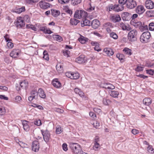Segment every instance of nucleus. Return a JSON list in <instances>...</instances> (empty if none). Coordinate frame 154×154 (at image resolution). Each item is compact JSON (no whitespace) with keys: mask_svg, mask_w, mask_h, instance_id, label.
I'll list each match as a JSON object with an SVG mask.
<instances>
[{"mask_svg":"<svg viewBox=\"0 0 154 154\" xmlns=\"http://www.w3.org/2000/svg\"><path fill=\"white\" fill-rule=\"evenodd\" d=\"M69 146L75 154H81L82 152V148L80 145L76 143H71Z\"/></svg>","mask_w":154,"mask_h":154,"instance_id":"f257e3e1","label":"nucleus"},{"mask_svg":"<svg viewBox=\"0 0 154 154\" xmlns=\"http://www.w3.org/2000/svg\"><path fill=\"white\" fill-rule=\"evenodd\" d=\"M150 36V34L149 32H143L140 37V41L142 43H145L148 42Z\"/></svg>","mask_w":154,"mask_h":154,"instance_id":"f03ea898","label":"nucleus"},{"mask_svg":"<svg viewBox=\"0 0 154 154\" xmlns=\"http://www.w3.org/2000/svg\"><path fill=\"white\" fill-rule=\"evenodd\" d=\"M137 31L135 29H133L129 32L128 34V38L129 41L134 42L137 39Z\"/></svg>","mask_w":154,"mask_h":154,"instance_id":"7ed1b4c3","label":"nucleus"},{"mask_svg":"<svg viewBox=\"0 0 154 154\" xmlns=\"http://www.w3.org/2000/svg\"><path fill=\"white\" fill-rule=\"evenodd\" d=\"M30 96L28 97V100L29 101H32L33 99L36 100L38 99V92L36 90L32 91L30 92Z\"/></svg>","mask_w":154,"mask_h":154,"instance_id":"20e7f679","label":"nucleus"},{"mask_svg":"<svg viewBox=\"0 0 154 154\" xmlns=\"http://www.w3.org/2000/svg\"><path fill=\"white\" fill-rule=\"evenodd\" d=\"M41 131L45 141L46 143L48 142L50 138V135L49 132L47 130L45 131L41 130Z\"/></svg>","mask_w":154,"mask_h":154,"instance_id":"39448f33","label":"nucleus"},{"mask_svg":"<svg viewBox=\"0 0 154 154\" xmlns=\"http://www.w3.org/2000/svg\"><path fill=\"white\" fill-rule=\"evenodd\" d=\"M137 5L136 2L134 0H128L126 4L127 7L130 9L134 8Z\"/></svg>","mask_w":154,"mask_h":154,"instance_id":"423d86ee","label":"nucleus"},{"mask_svg":"<svg viewBox=\"0 0 154 154\" xmlns=\"http://www.w3.org/2000/svg\"><path fill=\"white\" fill-rule=\"evenodd\" d=\"M20 51L18 49H13L10 53V56L12 58H15L18 57Z\"/></svg>","mask_w":154,"mask_h":154,"instance_id":"0eeeda50","label":"nucleus"},{"mask_svg":"<svg viewBox=\"0 0 154 154\" xmlns=\"http://www.w3.org/2000/svg\"><path fill=\"white\" fill-rule=\"evenodd\" d=\"M32 149L35 152H38L39 149V145L38 142L37 140H35L33 142L32 144Z\"/></svg>","mask_w":154,"mask_h":154,"instance_id":"6e6552de","label":"nucleus"},{"mask_svg":"<svg viewBox=\"0 0 154 154\" xmlns=\"http://www.w3.org/2000/svg\"><path fill=\"white\" fill-rule=\"evenodd\" d=\"M17 26L18 28H21L25 25V23L23 18L21 17H18L17 19Z\"/></svg>","mask_w":154,"mask_h":154,"instance_id":"1a4fd4ad","label":"nucleus"},{"mask_svg":"<svg viewBox=\"0 0 154 154\" xmlns=\"http://www.w3.org/2000/svg\"><path fill=\"white\" fill-rule=\"evenodd\" d=\"M40 7L43 9H46L50 7V4L46 2L44 0L40 1L38 3Z\"/></svg>","mask_w":154,"mask_h":154,"instance_id":"9d476101","label":"nucleus"},{"mask_svg":"<svg viewBox=\"0 0 154 154\" xmlns=\"http://www.w3.org/2000/svg\"><path fill=\"white\" fill-rule=\"evenodd\" d=\"M22 125L23 126V128L24 131L27 132L30 129L29 122L26 120H23L22 122Z\"/></svg>","mask_w":154,"mask_h":154,"instance_id":"9b49d317","label":"nucleus"},{"mask_svg":"<svg viewBox=\"0 0 154 154\" xmlns=\"http://www.w3.org/2000/svg\"><path fill=\"white\" fill-rule=\"evenodd\" d=\"M145 6L148 9H152L154 8V3L150 0H147L145 2Z\"/></svg>","mask_w":154,"mask_h":154,"instance_id":"f8f14e48","label":"nucleus"},{"mask_svg":"<svg viewBox=\"0 0 154 154\" xmlns=\"http://www.w3.org/2000/svg\"><path fill=\"white\" fill-rule=\"evenodd\" d=\"M131 24L135 27L140 28L141 25V22L140 21H137L135 20H131L130 22Z\"/></svg>","mask_w":154,"mask_h":154,"instance_id":"ddd939ff","label":"nucleus"},{"mask_svg":"<svg viewBox=\"0 0 154 154\" xmlns=\"http://www.w3.org/2000/svg\"><path fill=\"white\" fill-rule=\"evenodd\" d=\"M131 16V14L128 12H124L122 14V17L124 21L128 20Z\"/></svg>","mask_w":154,"mask_h":154,"instance_id":"4468645a","label":"nucleus"},{"mask_svg":"<svg viewBox=\"0 0 154 154\" xmlns=\"http://www.w3.org/2000/svg\"><path fill=\"white\" fill-rule=\"evenodd\" d=\"M145 11L143 6L141 5L138 6L136 9V12L140 14H142Z\"/></svg>","mask_w":154,"mask_h":154,"instance_id":"2eb2a0df","label":"nucleus"},{"mask_svg":"<svg viewBox=\"0 0 154 154\" xmlns=\"http://www.w3.org/2000/svg\"><path fill=\"white\" fill-rule=\"evenodd\" d=\"M85 56L82 55L75 59V62L79 63H82L85 62Z\"/></svg>","mask_w":154,"mask_h":154,"instance_id":"dca6fc26","label":"nucleus"},{"mask_svg":"<svg viewBox=\"0 0 154 154\" xmlns=\"http://www.w3.org/2000/svg\"><path fill=\"white\" fill-rule=\"evenodd\" d=\"M100 24V22L97 19H94L92 22V26L94 29L97 28L99 27Z\"/></svg>","mask_w":154,"mask_h":154,"instance_id":"f3484780","label":"nucleus"},{"mask_svg":"<svg viewBox=\"0 0 154 154\" xmlns=\"http://www.w3.org/2000/svg\"><path fill=\"white\" fill-rule=\"evenodd\" d=\"M112 20L114 23L118 22L121 20V18L119 15H114L111 17Z\"/></svg>","mask_w":154,"mask_h":154,"instance_id":"a211bd4d","label":"nucleus"},{"mask_svg":"<svg viewBox=\"0 0 154 154\" xmlns=\"http://www.w3.org/2000/svg\"><path fill=\"white\" fill-rule=\"evenodd\" d=\"M103 51L109 56L112 55L114 54L112 50L109 48H105L103 50Z\"/></svg>","mask_w":154,"mask_h":154,"instance_id":"6ab92c4d","label":"nucleus"},{"mask_svg":"<svg viewBox=\"0 0 154 154\" xmlns=\"http://www.w3.org/2000/svg\"><path fill=\"white\" fill-rule=\"evenodd\" d=\"M20 86L23 89H26L28 86V83L26 80H24L20 83Z\"/></svg>","mask_w":154,"mask_h":154,"instance_id":"aec40b11","label":"nucleus"},{"mask_svg":"<svg viewBox=\"0 0 154 154\" xmlns=\"http://www.w3.org/2000/svg\"><path fill=\"white\" fill-rule=\"evenodd\" d=\"M39 96L41 98L45 99L46 97V94L42 88H39L38 90V94Z\"/></svg>","mask_w":154,"mask_h":154,"instance_id":"412c9836","label":"nucleus"},{"mask_svg":"<svg viewBox=\"0 0 154 154\" xmlns=\"http://www.w3.org/2000/svg\"><path fill=\"white\" fill-rule=\"evenodd\" d=\"M110 95L114 98L118 97V96L119 94L118 91H111L109 92Z\"/></svg>","mask_w":154,"mask_h":154,"instance_id":"4be33fe9","label":"nucleus"},{"mask_svg":"<svg viewBox=\"0 0 154 154\" xmlns=\"http://www.w3.org/2000/svg\"><path fill=\"white\" fill-rule=\"evenodd\" d=\"M52 84L53 86L57 88H59L61 86V83L57 79L54 80L52 82Z\"/></svg>","mask_w":154,"mask_h":154,"instance_id":"5701e85b","label":"nucleus"},{"mask_svg":"<svg viewBox=\"0 0 154 154\" xmlns=\"http://www.w3.org/2000/svg\"><path fill=\"white\" fill-rule=\"evenodd\" d=\"M152 100L149 98H146L143 100V103L147 106H149L152 103Z\"/></svg>","mask_w":154,"mask_h":154,"instance_id":"b1692460","label":"nucleus"},{"mask_svg":"<svg viewBox=\"0 0 154 154\" xmlns=\"http://www.w3.org/2000/svg\"><path fill=\"white\" fill-rule=\"evenodd\" d=\"M51 14L54 17H57L60 14V12L58 10L52 9Z\"/></svg>","mask_w":154,"mask_h":154,"instance_id":"393cba45","label":"nucleus"},{"mask_svg":"<svg viewBox=\"0 0 154 154\" xmlns=\"http://www.w3.org/2000/svg\"><path fill=\"white\" fill-rule=\"evenodd\" d=\"M79 22V20L74 18L71 19L70 20V23L72 25H76Z\"/></svg>","mask_w":154,"mask_h":154,"instance_id":"a878e982","label":"nucleus"},{"mask_svg":"<svg viewBox=\"0 0 154 154\" xmlns=\"http://www.w3.org/2000/svg\"><path fill=\"white\" fill-rule=\"evenodd\" d=\"M74 91L76 94H78L80 97H82L84 96V93L79 88H75L74 89Z\"/></svg>","mask_w":154,"mask_h":154,"instance_id":"bb28decb","label":"nucleus"},{"mask_svg":"<svg viewBox=\"0 0 154 154\" xmlns=\"http://www.w3.org/2000/svg\"><path fill=\"white\" fill-rule=\"evenodd\" d=\"M83 22V23L82 22L81 23V25L82 27L85 26H89L90 24V21L86 19H85Z\"/></svg>","mask_w":154,"mask_h":154,"instance_id":"cd10ccee","label":"nucleus"},{"mask_svg":"<svg viewBox=\"0 0 154 154\" xmlns=\"http://www.w3.org/2000/svg\"><path fill=\"white\" fill-rule=\"evenodd\" d=\"M17 143H18L19 145L22 147L24 148L27 147V145L26 144L24 143L23 142L20 141L19 140H16Z\"/></svg>","mask_w":154,"mask_h":154,"instance_id":"c85d7f7f","label":"nucleus"},{"mask_svg":"<svg viewBox=\"0 0 154 154\" xmlns=\"http://www.w3.org/2000/svg\"><path fill=\"white\" fill-rule=\"evenodd\" d=\"M81 18H85L86 17L88 16V14L87 12L81 10H80Z\"/></svg>","mask_w":154,"mask_h":154,"instance_id":"c756f323","label":"nucleus"},{"mask_svg":"<svg viewBox=\"0 0 154 154\" xmlns=\"http://www.w3.org/2000/svg\"><path fill=\"white\" fill-rule=\"evenodd\" d=\"M79 40L81 43L84 44L88 41V39L82 36L79 38Z\"/></svg>","mask_w":154,"mask_h":154,"instance_id":"7c9ffc66","label":"nucleus"},{"mask_svg":"<svg viewBox=\"0 0 154 154\" xmlns=\"http://www.w3.org/2000/svg\"><path fill=\"white\" fill-rule=\"evenodd\" d=\"M57 70L60 73H61L63 72V68L62 66L60 64H57L56 66Z\"/></svg>","mask_w":154,"mask_h":154,"instance_id":"2f4dec72","label":"nucleus"},{"mask_svg":"<svg viewBox=\"0 0 154 154\" xmlns=\"http://www.w3.org/2000/svg\"><path fill=\"white\" fill-rule=\"evenodd\" d=\"M72 75L71 79H78L79 77V74L78 72L74 73L72 72Z\"/></svg>","mask_w":154,"mask_h":154,"instance_id":"473e14b6","label":"nucleus"},{"mask_svg":"<svg viewBox=\"0 0 154 154\" xmlns=\"http://www.w3.org/2000/svg\"><path fill=\"white\" fill-rule=\"evenodd\" d=\"M25 11V8L23 6L22 7L18 8L16 10L15 12L18 14H20Z\"/></svg>","mask_w":154,"mask_h":154,"instance_id":"72a5a7b5","label":"nucleus"},{"mask_svg":"<svg viewBox=\"0 0 154 154\" xmlns=\"http://www.w3.org/2000/svg\"><path fill=\"white\" fill-rule=\"evenodd\" d=\"M80 11L79 10L76 11L74 14V17L77 19H80L81 16L80 14Z\"/></svg>","mask_w":154,"mask_h":154,"instance_id":"f704fd0d","label":"nucleus"},{"mask_svg":"<svg viewBox=\"0 0 154 154\" xmlns=\"http://www.w3.org/2000/svg\"><path fill=\"white\" fill-rule=\"evenodd\" d=\"M104 28H113V26L111 23L109 22H107L105 23L103 25Z\"/></svg>","mask_w":154,"mask_h":154,"instance_id":"c9c22d12","label":"nucleus"},{"mask_svg":"<svg viewBox=\"0 0 154 154\" xmlns=\"http://www.w3.org/2000/svg\"><path fill=\"white\" fill-rule=\"evenodd\" d=\"M123 51L125 52V54H128L130 55L131 54V50L127 48H125L123 50Z\"/></svg>","mask_w":154,"mask_h":154,"instance_id":"e433bc0d","label":"nucleus"},{"mask_svg":"<svg viewBox=\"0 0 154 154\" xmlns=\"http://www.w3.org/2000/svg\"><path fill=\"white\" fill-rule=\"evenodd\" d=\"M54 38L57 41L60 42L62 40V38L61 37L58 35H55L53 36Z\"/></svg>","mask_w":154,"mask_h":154,"instance_id":"4c0bfd02","label":"nucleus"},{"mask_svg":"<svg viewBox=\"0 0 154 154\" xmlns=\"http://www.w3.org/2000/svg\"><path fill=\"white\" fill-rule=\"evenodd\" d=\"M34 124L37 126H40L42 125L41 120L39 119H35L34 122Z\"/></svg>","mask_w":154,"mask_h":154,"instance_id":"58836bf2","label":"nucleus"},{"mask_svg":"<svg viewBox=\"0 0 154 154\" xmlns=\"http://www.w3.org/2000/svg\"><path fill=\"white\" fill-rule=\"evenodd\" d=\"M43 54L44 55L43 58L46 60H48V55L47 51L45 50L44 51L43 53Z\"/></svg>","mask_w":154,"mask_h":154,"instance_id":"ea45409f","label":"nucleus"},{"mask_svg":"<svg viewBox=\"0 0 154 154\" xmlns=\"http://www.w3.org/2000/svg\"><path fill=\"white\" fill-rule=\"evenodd\" d=\"M26 27L29 29H31L35 31L37 30L36 28L34 26L31 24H27Z\"/></svg>","mask_w":154,"mask_h":154,"instance_id":"a19ab883","label":"nucleus"},{"mask_svg":"<svg viewBox=\"0 0 154 154\" xmlns=\"http://www.w3.org/2000/svg\"><path fill=\"white\" fill-rule=\"evenodd\" d=\"M92 124L93 125L94 127L96 128H99L100 126L99 122L97 121H94Z\"/></svg>","mask_w":154,"mask_h":154,"instance_id":"79ce46f5","label":"nucleus"},{"mask_svg":"<svg viewBox=\"0 0 154 154\" xmlns=\"http://www.w3.org/2000/svg\"><path fill=\"white\" fill-rule=\"evenodd\" d=\"M147 150L148 152L149 153H152L154 152V149L151 146H149L147 147Z\"/></svg>","mask_w":154,"mask_h":154,"instance_id":"37998d69","label":"nucleus"},{"mask_svg":"<svg viewBox=\"0 0 154 154\" xmlns=\"http://www.w3.org/2000/svg\"><path fill=\"white\" fill-rule=\"evenodd\" d=\"M72 3L73 5H76L79 4L80 3L82 0H71Z\"/></svg>","mask_w":154,"mask_h":154,"instance_id":"c03bdc74","label":"nucleus"},{"mask_svg":"<svg viewBox=\"0 0 154 154\" xmlns=\"http://www.w3.org/2000/svg\"><path fill=\"white\" fill-rule=\"evenodd\" d=\"M110 36L115 39H117L118 38V36L117 35L115 32H114L110 33Z\"/></svg>","mask_w":154,"mask_h":154,"instance_id":"a18cd8bd","label":"nucleus"},{"mask_svg":"<svg viewBox=\"0 0 154 154\" xmlns=\"http://www.w3.org/2000/svg\"><path fill=\"white\" fill-rule=\"evenodd\" d=\"M23 20L24 21H26L27 23H29L30 22V18L28 15H26L24 16Z\"/></svg>","mask_w":154,"mask_h":154,"instance_id":"49530a36","label":"nucleus"},{"mask_svg":"<svg viewBox=\"0 0 154 154\" xmlns=\"http://www.w3.org/2000/svg\"><path fill=\"white\" fill-rule=\"evenodd\" d=\"M5 113V108L2 106H0V115H3Z\"/></svg>","mask_w":154,"mask_h":154,"instance_id":"de8ad7c7","label":"nucleus"},{"mask_svg":"<svg viewBox=\"0 0 154 154\" xmlns=\"http://www.w3.org/2000/svg\"><path fill=\"white\" fill-rule=\"evenodd\" d=\"M139 29L141 31L143 32L148 29V26L147 25L143 26L141 25Z\"/></svg>","mask_w":154,"mask_h":154,"instance_id":"09e8293b","label":"nucleus"},{"mask_svg":"<svg viewBox=\"0 0 154 154\" xmlns=\"http://www.w3.org/2000/svg\"><path fill=\"white\" fill-rule=\"evenodd\" d=\"M62 132L61 127L59 126H57L56 128V133L57 134H60Z\"/></svg>","mask_w":154,"mask_h":154,"instance_id":"8fccbe9b","label":"nucleus"},{"mask_svg":"<svg viewBox=\"0 0 154 154\" xmlns=\"http://www.w3.org/2000/svg\"><path fill=\"white\" fill-rule=\"evenodd\" d=\"M149 29L150 31L154 30V23L151 22L149 23Z\"/></svg>","mask_w":154,"mask_h":154,"instance_id":"3c124183","label":"nucleus"},{"mask_svg":"<svg viewBox=\"0 0 154 154\" xmlns=\"http://www.w3.org/2000/svg\"><path fill=\"white\" fill-rule=\"evenodd\" d=\"M119 26L123 30L127 29L126 26L122 22H121L120 23Z\"/></svg>","mask_w":154,"mask_h":154,"instance_id":"603ef678","label":"nucleus"},{"mask_svg":"<svg viewBox=\"0 0 154 154\" xmlns=\"http://www.w3.org/2000/svg\"><path fill=\"white\" fill-rule=\"evenodd\" d=\"M122 10L119 7L118 5H114V11L116 12H119L121 11Z\"/></svg>","mask_w":154,"mask_h":154,"instance_id":"864d4df0","label":"nucleus"},{"mask_svg":"<svg viewBox=\"0 0 154 154\" xmlns=\"http://www.w3.org/2000/svg\"><path fill=\"white\" fill-rule=\"evenodd\" d=\"M100 145L98 143H95L94 146H93V149L95 150H97V149L100 147Z\"/></svg>","mask_w":154,"mask_h":154,"instance_id":"5fc2aeb1","label":"nucleus"},{"mask_svg":"<svg viewBox=\"0 0 154 154\" xmlns=\"http://www.w3.org/2000/svg\"><path fill=\"white\" fill-rule=\"evenodd\" d=\"M70 0H58L59 3L62 4H64L68 3Z\"/></svg>","mask_w":154,"mask_h":154,"instance_id":"6e6d98bb","label":"nucleus"},{"mask_svg":"<svg viewBox=\"0 0 154 154\" xmlns=\"http://www.w3.org/2000/svg\"><path fill=\"white\" fill-rule=\"evenodd\" d=\"M108 83H103L101 84V87L106 89H108V88H107L108 87Z\"/></svg>","mask_w":154,"mask_h":154,"instance_id":"4d7b16f0","label":"nucleus"},{"mask_svg":"<svg viewBox=\"0 0 154 154\" xmlns=\"http://www.w3.org/2000/svg\"><path fill=\"white\" fill-rule=\"evenodd\" d=\"M146 73L149 75H153L154 74V70L152 69H148L146 70Z\"/></svg>","mask_w":154,"mask_h":154,"instance_id":"13d9d810","label":"nucleus"},{"mask_svg":"<svg viewBox=\"0 0 154 154\" xmlns=\"http://www.w3.org/2000/svg\"><path fill=\"white\" fill-rule=\"evenodd\" d=\"M65 11L66 12L70 15L72 14V11H71L70 9H69L68 7L66 8L65 9Z\"/></svg>","mask_w":154,"mask_h":154,"instance_id":"bf43d9fd","label":"nucleus"},{"mask_svg":"<svg viewBox=\"0 0 154 154\" xmlns=\"http://www.w3.org/2000/svg\"><path fill=\"white\" fill-rule=\"evenodd\" d=\"M93 110L95 112L99 114L101 112V110L99 108H98L97 107H95L93 109Z\"/></svg>","mask_w":154,"mask_h":154,"instance_id":"052dcab7","label":"nucleus"},{"mask_svg":"<svg viewBox=\"0 0 154 154\" xmlns=\"http://www.w3.org/2000/svg\"><path fill=\"white\" fill-rule=\"evenodd\" d=\"M89 116L92 118L95 119L96 118V115L93 112H89Z\"/></svg>","mask_w":154,"mask_h":154,"instance_id":"680f3d73","label":"nucleus"},{"mask_svg":"<svg viewBox=\"0 0 154 154\" xmlns=\"http://www.w3.org/2000/svg\"><path fill=\"white\" fill-rule=\"evenodd\" d=\"M62 148L63 150L64 151H66L67 150L68 148L67 146V145L66 143H64L62 145Z\"/></svg>","mask_w":154,"mask_h":154,"instance_id":"e2e57ef3","label":"nucleus"},{"mask_svg":"<svg viewBox=\"0 0 154 154\" xmlns=\"http://www.w3.org/2000/svg\"><path fill=\"white\" fill-rule=\"evenodd\" d=\"M108 89H113L115 88V86L112 85L108 83Z\"/></svg>","mask_w":154,"mask_h":154,"instance_id":"0e129e2a","label":"nucleus"},{"mask_svg":"<svg viewBox=\"0 0 154 154\" xmlns=\"http://www.w3.org/2000/svg\"><path fill=\"white\" fill-rule=\"evenodd\" d=\"M69 54L70 51L67 50H65V51L63 52L64 55L67 57H68L69 56Z\"/></svg>","mask_w":154,"mask_h":154,"instance_id":"69168bd1","label":"nucleus"},{"mask_svg":"<svg viewBox=\"0 0 154 154\" xmlns=\"http://www.w3.org/2000/svg\"><path fill=\"white\" fill-rule=\"evenodd\" d=\"M72 72H67L66 73V76L69 78L71 79V77L72 76Z\"/></svg>","mask_w":154,"mask_h":154,"instance_id":"338daca9","label":"nucleus"},{"mask_svg":"<svg viewBox=\"0 0 154 154\" xmlns=\"http://www.w3.org/2000/svg\"><path fill=\"white\" fill-rule=\"evenodd\" d=\"M7 46L9 48H13L14 45L13 43L11 42H9L7 44Z\"/></svg>","mask_w":154,"mask_h":154,"instance_id":"774afa93","label":"nucleus"}]
</instances>
